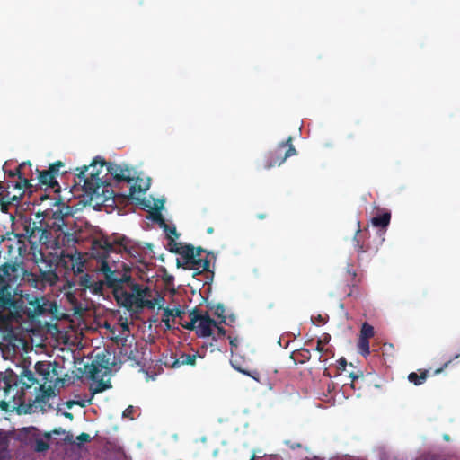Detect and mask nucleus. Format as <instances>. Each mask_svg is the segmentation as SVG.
<instances>
[{
  "label": "nucleus",
  "instance_id": "1",
  "mask_svg": "<svg viewBox=\"0 0 460 460\" xmlns=\"http://www.w3.org/2000/svg\"><path fill=\"white\" fill-rule=\"evenodd\" d=\"M131 248V241L126 236L101 237L93 240L92 254L101 260L100 271L104 279L94 280L93 275L84 273L78 276L77 284L82 290L89 289L94 295H102L103 288L106 286L111 290L118 305L128 311H138L145 307L154 309L156 300L146 298L151 296L150 288L137 283L129 270H112L107 261L110 253H129Z\"/></svg>",
  "mask_w": 460,
  "mask_h": 460
},
{
  "label": "nucleus",
  "instance_id": "2",
  "mask_svg": "<svg viewBox=\"0 0 460 460\" xmlns=\"http://www.w3.org/2000/svg\"><path fill=\"white\" fill-rule=\"evenodd\" d=\"M70 217L69 207L56 204L55 209L36 213L35 220L24 218V236L27 237L31 249L40 244L58 253L59 249L74 243L75 238L68 227Z\"/></svg>",
  "mask_w": 460,
  "mask_h": 460
},
{
  "label": "nucleus",
  "instance_id": "3",
  "mask_svg": "<svg viewBox=\"0 0 460 460\" xmlns=\"http://www.w3.org/2000/svg\"><path fill=\"white\" fill-rule=\"evenodd\" d=\"M23 268L16 261H8L0 265V310L18 311L22 308L21 298L17 295V283Z\"/></svg>",
  "mask_w": 460,
  "mask_h": 460
},
{
  "label": "nucleus",
  "instance_id": "4",
  "mask_svg": "<svg viewBox=\"0 0 460 460\" xmlns=\"http://www.w3.org/2000/svg\"><path fill=\"white\" fill-rule=\"evenodd\" d=\"M76 171L79 172L75 174V184L82 185L84 191L95 206L114 200L115 192L110 183L102 181L101 177H96V173H93L92 178H86L85 172L88 171L86 165L76 168Z\"/></svg>",
  "mask_w": 460,
  "mask_h": 460
},
{
  "label": "nucleus",
  "instance_id": "5",
  "mask_svg": "<svg viewBox=\"0 0 460 460\" xmlns=\"http://www.w3.org/2000/svg\"><path fill=\"white\" fill-rule=\"evenodd\" d=\"M56 367V363L47 361H39L35 364L34 368L40 382V391L42 392L43 396L49 397L53 394L54 389L62 382Z\"/></svg>",
  "mask_w": 460,
  "mask_h": 460
},
{
  "label": "nucleus",
  "instance_id": "6",
  "mask_svg": "<svg viewBox=\"0 0 460 460\" xmlns=\"http://www.w3.org/2000/svg\"><path fill=\"white\" fill-rule=\"evenodd\" d=\"M189 317V322L181 323L183 328L195 330L197 335L201 338L212 336L217 322L209 316L208 312L202 314L199 309L194 308L190 311Z\"/></svg>",
  "mask_w": 460,
  "mask_h": 460
},
{
  "label": "nucleus",
  "instance_id": "7",
  "mask_svg": "<svg viewBox=\"0 0 460 460\" xmlns=\"http://www.w3.org/2000/svg\"><path fill=\"white\" fill-rule=\"evenodd\" d=\"M22 301V308L17 312L22 311L29 318L33 319L38 316L52 314L57 309L56 304L45 296H34L27 294L25 300L27 305L24 308V301Z\"/></svg>",
  "mask_w": 460,
  "mask_h": 460
},
{
  "label": "nucleus",
  "instance_id": "8",
  "mask_svg": "<svg viewBox=\"0 0 460 460\" xmlns=\"http://www.w3.org/2000/svg\"><path fill=\"white\" fill-rule=\"evenodd\" d=\"M105 356L102 355V358L97 356V359L93 361L91 364L84 365V373L88 376L90 379L95 381L97 384L93 389V394L102 393L110 387L103 380L102 374V369H105V372L109 370V360H105Z\"/></svg>",
  "mask_w": 460,
  "mask_h": 460
},
{
  "label": "nucleus",
  "instance_id": "9",
  "mask_svg": "<svg viewBox=\"0 0 460 460\" xmlns=\"http://www.w3.org/2000/svg\"><path fill=\"white\" fill-rule=\"evenodd\" d=\"M296 155V150L292 144V137L280 142L273 150L268 154L264 168L270 169L276 165H281L287 158Z\"/></svg>",
  "mask_w": 460,
  "mask_h": 460
},
{
  "label": "nucleus",
  "instance_id": "10",
  "mask_svg": "<svg viewBox=\"0 0 460 460\" xmlns=\"http://www.w3.org/2000/svg\"><path fill=\"white\" fill-rule=\"evenodd\" d=\"M4 172L8 177L17 176L19 178V181L13 182L12 185L8 183V189L13 187L14 189L22 190L21 193H23L25 189L32 187L31 184L32 179L28 178V174L32 172V164L30 162L22 163L14 170L5 171Z\"/></svg>",
  "mask_w": 460,
  "mask_h": 460
},
{
  "label": "nucleus",
  "instance_id": "11",
  "mask_svg": "<svg viewBox=\"0 0 460 460\" xmlns=\"http://www.w3.org/2000/svg\"><path fill=\"white\" fill-rule=\"evenodd\" d=\"M211 252H208L207 258L195 257L194 255V248L192 249V254L190 259H185L184 261L181 262L180 259H177V266L182 267L186 270H192L196 271L195 274H201L204 271H209L210 267V260L208 259Z\"/></svg>",
  "mask_w": 460,
  "mask_h": 460
},
{
  "label": "nucleus",
  "instance_id": "12",
  "mask_svg": "<svg viewBox=\"0 0 460 460\" xmlns=\"http://www.w3.org/2000/svg\"><path fill=\"white\" fill-rule=\"evenodd\" d=\"M108 172L117 182H131L134 178L131 176V171L128 166H121L113 163H106Z\"/></svg>",
  "mask_w": 460,
  "mask_h": 460
},
{
  "label": "nucleus",
  "instance_id": "13",
  "mask_svg": "<svg viewBox=\"0 0 460 460\" xmlns=\"http://www.w3.org/2000/svg\"><path fill=\"white\" fill-rule=\"evenodd\" d=\"M168 247L171 252L177 253L181 256L180 259L181 262L184 261L185 259H190L191 257L193 249L191 244L177 243L173 237L169 236Z\"/></svg>",
  "mask_w": 460,
  "mask_h": 460
},
{
  "label": "nucleus",
  "instance_id": "14",
  "mask_svg": "<svg viewBox=\"0 0 460 460\" xmlns=\"http://www.w3.org/2000/svg\"><path fill=\"white\" fill-rule=\"evenodd\" d=\"M149 187H150L149 180L147 181H146L143 179H140L139 177H137L136 179L135 183L129 188L128 198L138 201L141 205H143L146 208H150L149 202H146L144 199H140L135 196L136 193L146 192L149 189Z\"/></svg>",
  "mask_w": 460,
  "mask_h": 460
},
{
  "label": "nucleus",
  "instance_id": "15",
  "mask_svg": "<svg viewBox=\"0 0 460 460\" xmlns=\"http://www.w3.org/2000/svg\"><path fill=\"white\" fill-rule=\"evenodd\" d=\"M33 255H34V261L38 267V270L57 271V268H58L57 260L48 258L47 256H45V254L41 251L39 252V257L36 255V253H34Z\"/></svg>",
  "mask_w": 460,
  "mask_h": 460
},
{
  "label": "nucleus",
  "instance_id": "16",
  "mask_svg": "<svg viewBox=\"0 0 460 460\" xmlns=\"http://www.w3.org/2000/svg\"><path fill=\"white\" fill-rule=\"evenodd\" d=\"M23 193H20L19 196L13 195L9 198V191L4 190L3 181H0V208L3 213H7L9 206L12 202H19Z\"/></svg>",
  "mask_w": 460,
  "mask_h": 460
},
{
  "label": "nucleus",
  "instance_id": "17",
  "mask_svg": "<svg viewBox=\"0 0 460 460\" xmlns=\"http://www.w3.org/2000/svg\"><path fill=\"white\" fill-rule=\"evenodd\" d=\"M22 386H21V393L24 394L25 389H29L32 387L33 385H37L38 386L35 387V390H40V379L35 376V373L29 369L23 370L22 378Z\"/></svg>",
  "mask_w": 460,
  "mask_h": 460
},
{
  "label": "nucleus",
  "instance_id": "18",
  "mask_svg": "<svg viewBox=\"0 0 460 460\" xmlns=\"http://www.w3.org/2000/svg\"><path fill=\"white\" fill-rule=\"evenodd\" d=\"M22 276L26 283H28L31 287L38 290H43L47 287L39 278L38 273L36 271L23 270Z\"/></svg>",
  "mask_w": 460,
  "mask_h": 460
},
{
  "label": "nucleus",
  "instance_id": "19",
  "mask_svg": "<svg viewBox=\"0 0 460 460\" xmlns=\"http://www.w3.org/2000/svg\"><path fill=\"white\" fill-rule=\"evenodd\" d=\"M347 273L349 276V281L351 289L348 293V296H358L359 295V289H358V283L361 281L360 278H358L357 271L353 269L352 264H348L347 267Z\"/></svg>",
  "mask_w": 460,
  "mask_h": 460
},
{
  "label": "nucleus",
  "instance_id": "20",
  "mask_svg": "<svg viewBox=\"0 0 460 460\" xmlns=\"http://www.w3.org/2000/svg\"><path fill=\"white\" fill-rule=\"evenodd\" d=\"M36 172L38 173L37 179L41 185H45L52 189L58 187L57 179H54L53 174H51L50 172L48 170L40 171L39 169H36Z\"/></svg>",
  "mask_w": 460,
  "mask_h": 460
},
{
  "label": "nucleus",
  "instance_id": "21",
  "mask_svg": "<svg viewBox=\"0 0 460 460\" xmlns=\"http://www.w3.org/2000/svg\"><path fill=\"white\" fill-rule=\"evenodd\" d=\"M4 394L5 398L14 400L19 394L17 378L4 380Z\"/></svg>",
  "mask_w": 460,
  "mask_h": 460
},
{
  "label": "nucleus",
  "instance_id": "22",
  "mask_svg": "<svg viewBox=\"0 0 460 460\" xmlns=\"http://www.w3.org/2000/svg\"><path fill=\"white\" fill-rule=\"evenodd\" d=\"M38 273L39 278L42 280V282L46 286L52 287L58 283L59 280V277L57 273V271L52 270H38L36 271Z\"/></svg>",
  "mask_w": 460,
  "mask_h": 460
},
{
  "label": "nucleus",
  "instance_id": "23",
  "mask_svg": "<svg viewBox=\"0 0 460 460\" xmlns=\"http://www.w3.org/2000/svg\"><path fill=\"white\" fill-rule=\"evenodd\" d=\"M358 225L359 226V222H358ZM361 239H362V234H361L360 228L358 227V230L356 231V234L353 238L354 247L357 250L358 256H360V254L365 253L370 250V247L368 245L365 244ZM358 259H360V257H358Z\"/></svg>",
  "mask_w": 460,
  "mask_h": 460
},
{
  "label": "nucleus",
  "instance_id": "24",
  "mask_svg": "<svg viewBox=\"0 0 460 460\" xmlns=\"http://www.w3.org/2000/svg\"><path fill=\"white\" fill-rule=\"evenodd\" d=\"M391 220V213L389 211H385L381 215H377L371 219V223L376 227L385 228Z\"/></svg>",
  "mask_w": 460,
  "mask_h": 460
},
{
  "label": "nucleus",
  "instance_id": "25",
  "mask_svg": "<svg viewBox=\"0 0 460 460\" xmlns=\"http://www.w3.org/2000/svg\"><path fill=\"white\" fill-rule=\"evenodd\" d=\"M420 373L411 372L408 375V380L410 383H412L415 385H422L429 376L428 370H419Z\"/></svg>",
  "mask_w": 460,
  "mask_h": 460
},
{
  "label": "nucleus",
  "instance_id": "26",
  "mask_svg": "<svg viewBox=\"0 0 460 460\" xmlns=\"http://www.w3.org/2000/svg\"><path fill=\"white\" fill-rule=\"evenodd\" d=\"M154 219L157 222L160 223L161 226H164V231L168 234V237L171 236V237H175V238H178L179 237V234L177 233V230H176V227L175 226H169L168 225H166L164 223V220L162 217V215L160 213H156L155 216H154Z\"/></svg>",
  "mask_w": 460,
  "mask_h": 460
},
{
  "label": "nucleus",
  "instance_id": "27",
  "mask_svg": "<svg viewBox=\"0 0 460 460\" xmlns=\"http://www.w3.org/2000/svg\"><path fill=\"white\" fill-rule=\"evenodd\" d=\"M97 165H99L102 169L104 165H106V162L100 157H95L91 164L87 166L88 170L91 169V172L88 173V175L85 174L86 178H92L93 173H96V177H100V170L96 169Z\"/></svg>",
  "mask_w": 460,
  "mask_h": 460
},
{
  "label": "nucleus",
  "instance_id": "28",
  "mask_svg": "<svg viewBox=\"0 0 460 460\" xmlns=\"http://www.w3.org/2000/svg\"><path fill=\"white\" fill-rule=\"evenodd\" d=\"M209 309L214 312V314L220 318L219 323H226V317L225 315V306L223 304H217L216 305H208Z\"/></svg>",
  "mask_w": 460,
  "mask_h": 460
},
{
  "label": "nucleus",
  "instance_id": "29",
  "mask_svg": "<svg viewBox=\"0 0 460 460\" xmlns=\"http://www.w3.org/2000/svg\"><path fill=\"white\" fill-rule=\"evenodd\" d=\"M196 358H197L196 354L181 353L179 358V367L183 366V365L194 366L196 363Z\"/></svg>",
  "mask_w": 460,
  "mask_h": 460
},
{
  "label": "nucleus",
  "instance_id": "30",
  "mask_svg": "<svg viewBox=\"0 0 460 460\" xmlns=\"http://www.w3.org/2000/svg\"><path fill=\"white\" fill-rule=\"evenodd\" d=\"M358 352L362 356H364V357L368 356L370 354L368 339L359 337L358 342Z\"/></svg>",
  "mask_w": 460,
  "mask_h": 460
},
{
  "label": "nucleus",
  "instance_id": "31",
  "mask_svg": "<svg viewBox=\"0 0 460 460\" xmlns=\"http://www.w3.org/2000/svg\"><path fill=\"white\" fill-rule=\"evenodd\" d=\"M33 407H34L33 404H31V403L24 404L23 402H21L19 404L14 402V404L13 405V408H16L17 412L19 414H22V413H23V414H30V413L34 411Z\"/></svg>",
  "mask_w": 460,
  "mask_h": 460
},
{
  "label": "nucleus",
  "instance_id": "32",
  "mask_svg": "<svg viewBox=\"0 0 460 460\" xmlns=\"http://www.w3.org/2000/svg\"><path fill=\"white\" fill-rule=\"evenodd\" d=\"M375 334L374 327L370 325L367 323H364L362 324L361 330H360V336L361 338L365 339H370Z\"/></svg>",
  "mask_w": 460,
  "mask_h": 460
},
{
  "label": "nucleus",
  "instance_id": "33",
  "mask_svg": "<svg viewBox=\"0 0 460 460\" xmlns=\"http://www.w3.org/2000/svg\"><path fill=\"white\" fill-rule=\"evenodd\" d=\"M137 348L135 347V349H132L131 344L129 343L128 349H125V351L121 352L120 355L127 360H132V361L137 362Z\"/></svg>",
  "mask_w": 460,
  "mask_h": 460
},
{
  "label": "nucleus",
  "instance_id": "34",
  "mask_svg": "<svg viewBox=\"0 0 460 460\" xmlns=\"http://www.w3.org/2000/svg\"><path fill=\"white\" fill-rule=\"evenodd\" d=\"M164 364L165 367L176 368L179 367V358H177L175 356H165L164 357Z\"/></svg>",
  "mask_w": 460,
  "mask_h": 460
},
{
  "label": "nucleus",
  "instance_id": "35",
  "mask_svg": "<svg viewBox=\"0 0 460 460\" xmlns=\"http://www.w3.org/2000/svg\"><path fill=\"white\" fill-rule=\"evenodd\" d=\"M61 167H64V163L57 161L49 165L48 171L50 172L51 174H53L54 179H56Z\"/></svg>",
  "mask_w": 460,
  "mask_h": 460
},
{
  "label": "nucleus",
  "instance_id": "36",
  "mask_svg": "<svg viewBox=\"0 0 460 460\" xmlns=\"http://www.w3.org/2000/svg\"><path fill=\"white\" fill-rule=\"evenodd\" d=\"M222 323H219L217 322V326H215V329H217V334L212 336V340L217 341L219 339H224L226 334V331L224 327L221 326Z\"/></svg>",
  "mask_w": 460,
  "mask_h": 460
},
{
  "label": "nucleus",
  "instance_id": "37",
  "mask_svg": "<svg viewBox=\"0 0 460 460\" xmlns=\"http://www.w3.org/2000/svg\"><path fill=\"white\" fill-rule=\"evenodd\" d=\"M115 341L118 344V346H119V354H121V352L125 351V349H128L129 344H128V337H123V338L116 337Z\"/></svg>",
  "mask_w": 460,
  "mask_h": 460
},
{
  "label": "nucleus",
  "instance_id": "38",
  "mask_svg": "<svg viewBox=\"0 0 460 460\" xmlns=\"http://www.w3.org/2000/svg\"><path fill=\"white\" fill-rule=\"evenodd\" d=\"M297 355L301 358V363L309 361L311 358V351L308 349H300L299 350H297Z\"/></svg>",
  "mask_w": 460,
  "mask_h": 460
},
{
  "label": "nucleus",
  "instance_id": "39",
  "mask_svg": "<svg viewBox=\"0 0 460 460\" xmlns=\"http://www.w3.org/2000/svg\"><path fill=\"white\" fill-rule=\"evenodd\" d=\"M49 447L48 442L44 441L43 439H37L34 446V450L36 452H44L48 450Z\"/></svg>",
  "mask_w": 460,
  "mask_h": 460
},
{
  "label": "nucleus",
  "instance_id": "40",
  "mask_svg": "<svg viewBox=\"0 0 460 460\" xmlns=\"http://www.w3.org/2000/svg\"><path fill=\"white\" fill-rule=\"evenodd\" d=\"M91 439L92 438L90 437L89 434L83 432L76 437L75 443H76V445L80 447L83 443L90 442Z\"/></svg>",
  "mask_w": 460,
  "mask_h": 460
},
{
  "label": "nucleus",
  "instance_id": "41",
  "mask_svg": "<svg viewBox=\"0 0 460 460\" xmlns=\"http://www.w3.org/2000/svg\"><path fill=\"white\" fill-rule=\"evenodd\" d=\"M459 358H460V352L458 354L455 355L453 357V358H451L448 361H447L446 363H444V365L440 368L436 369L434 371V374L435 375L440 374L445 368H447L453 362V360L457 359Z\"/></svg>",
  "mask_w": 460,
  "mask_h": 460
},
{
  "label": "nucleus",
  "instance_id": "42",
  "mask_svg": "<svg viewBox=\"0 0 460 460\" xmlns=\"http://www.w3.org/2000/svg\"><path fill=\"white\" fill-rule=\"evenodd\" d=\"M134 411H135L134 407L129 405L128 408L125 409L122 415L124 418H128L130 420H133L134 419V417H133Z\"/></svg>",
  "mask_w": 460,
  "mask_h": 460
},
{
  "label": "nucleus",
  "instance_id": "43",
  "mask_svg": "<svg viewBox=\"0 0 460 460\" xmlns=\"http://www.w3.org/2000/svg\"><path fill=\"white\" fill-rule=\"evenodd\" d=\"M227 339L229 340V343L231 345V352H234V349H236L239 345V340L237 337H232L228 336Z\"/></svg>",
  "mask_w": 460,
  "mask_h": 460
},
{
  "label": "nucleus",
  "instance_id": "44",
  "mask_svg": "<svg viewBox=\"0 0 460 460\" xmlns=\"http://www.w3.org/2000/svg\"><path fill=\"white\" fill-rule=\"evenodd\" d=\"M66 296L67 300H68L71 304H73V305L77 304V299H76V297H75V295L73 292H71L70 290H68V291L66 293Z\"/></svg>",
  "mask_w": 460,
  "mask_h": 460
},
{
  "label": "nucleus",
  "instance_id": "45",
  "mask_svg": "<svg viewBox=\"0 0 460 460\" xmlns=\"http://www.w3.org/2000/svg\"><path fill=\"white\" fill-rule=\"evenodd\" d=\"M172 310H173V314H172L173 317H179L180 319L183 318V315L185 314L184 310H181L179 307L172 308Z\"/></svg>",
  "mask_w": 460,
  "mask_h": 460
},
{
  "label": "nucleus",
  "instance_id": "46",
  "mask_svg": "<svg viewBox=\"0 0 460 460\" xmlns=\"http://www.w3.org/2000/svg\"><path fill=\"white\" fill-rule=\"evenodd\" d=\"M0 408L5 411H10L9 402L5 401V399L0 400Z\"/></svg>",
  "mask_w": 460,
  "mask_h": 460
},
{
  "label": "nucleus",
  "instance_id": "47",
  "mask_svg": "<svg viewBox=\"0 0 460 460\" xmlns=\"http://www.w3.org/2000/svg\"><path fill=\"white\" fill-rule=\"evenodd\" d=\"M312 321L314 323H317L319 324H324L326 323L325 317H323L322 314H319L314 319H312Z\"/></svg>",
  "mask_w": 460,
  "mask_h": 460
},
{
  "label": "nucleus",
  "instance_id": "48",
  "mask_svg": "<svg viewBox=\"0 0 460 460\" xmlns=\"http://www.w3.org/2000/svg\"><path fill=\"white\" fill-rule=\"evenodd\" d=\"M338 363H339L338 368L341 370H345L346 366H347V360L344 358H341L338 360Z\"/></svg>",
  "mask_w": 460,
  "mask_h": 460
},
{
  "label": "nucleus",
  "instance_id": "49",
  "mask_svg": "<svg viewBox=\"0 0 460 460\" xmlns=\"http://www.w3.org/2000/svg\"><path fill=\"white\" fill-rule=\"evenodd\" d=\"M201 252H207L206 250L202 249L201 247L194 248V255L195 257H200Z\"/></svg>",
  "mask_w": 460,
  "mask_h": 460
},
{
  "label": "nucleus",
  "instance_id": "50",
  "mask_svg": "<svg viewBox=\"0 0 460 460\" xmlns=\"http://www.w3.org/2000/svg\"><path fill=\"white\" fill-rule=\"evenodd\" d=\"M315 350L318 351V352H323V341L321 339H319L317 341V345H316Z\"/></svg>",
  "mask_w": 460,
  "mask_h": 460
},
{
  "label": "nucleus",
  "instance_id": "51",
  "mask_svg": "<svg viewBox=\"0 0 460 460\" xmlns=\"http://www.w3.org/2000/svg\"><path fill=\"white\" fill-rule=\"evenodd\" d=\"M74 404H76V402L75 401H69V402H66V405H67L68 408H71ZM77 404H79L82 407L84 406V403L77 402Z\"/></svg>",
  "mask_w": 460,
  "mask_h": 460
},
{
  "label": "nucleus",
  "instance_id": "52",
  "mask_svg": "<svg viewBox=\"0 0 460 460\" xmlns=\"http://www.w3.org/2000/svg\"><path fill=\"white\" fill-rule=\"evenodd\" d=\"M172 314H173V310L172 309L166 308L164 310V315H171V316H172Z\"/></svg>",
  "mask_w": 460,
  "mask_h": 460
},
{
  "label": "nucleus",
  "instance_id": "53",
  "mask_svg": "<svg viewBox=\"0 0 460 460\" xmlns=\"http://www.w3.org/2000/svg\"><path fill=\"white\" fill-rule=\"evenodd\" d=\"M238 370H239L240 372H242V373L245 374V375H248V376H252V378H254V379L258 380V378H257L254 375H252L251 373L246 372V371H244V370H242V369H240V368H238Z\"/></svg>",
  "mask_w": 460,
  "mask_h": 460
},
{
  "label": "nucleus",
  "instance_id": "54",
  "mask_svg": "<svg viewBox=\"0 0 460 460\" xmlns=\"http://www.w3.org/2000/svg\"><path fill=\"white\" fill-rule=\"evenodd\" d=\"M63 415H64L66 418L69 419V420H73V418H74V416H73V414H72L71 412H67V411H66V412H64V413H63Z\"/></svg>",
  "mask_w": 460,
  "mask_h": 460
},
{
  "label": "nucleus",
  "instance_id": "55",
  "mask_svg": "<svg viewBox=\"0 0 460 460\" xmlns=\"http://www.w3.org/2000/svg\"><path fill=\"white\" fill-rule=\"evenodd\" d=\"M66 285L69 289H72V288H74L75 284L72 281H67Z\"/></svg>",
  "mask_w": 460,
  "mask_h": 460
},
{
  "label": "nucleus",
  "instance_id": "56",
  "mask_svg": "<svg viewBox=\"0 0 460 460\" xmlns=\"http://www.w3.org/2000/svg\"><path fill=\"white\" fill-rule=\"evenodd\" d=\"M267 308L268 309H273L275 308V303L274 302H270L267 305Z\"/></svg>",
  "mask_w": 460,
  "mask_h": 460
},
{
  "label": "nucleus",
  "instance_id": "57",
  "mask_svg": "<svg viewBox=\"0 0 460 460\" xmlns=\"http://www.w3.org/2000/svg\"><path fill=\"white\" fill-rule=\"evenodd\" d=\"M265 217H266V214H258V215H257V218H258V219H261H261H264Z\"/></svg>",
  "mask_w": 460,
  "mask_h": 460
},
{
  "label": "nucleus",
  "instance_id": "58",
  "mask_svg": "<svg viewBox=\"0 0 460 460\" xmlns=\"http://www.w3.org/2000/svg\"><path fill=\"white\" fill-rule=\"evenodd\" d=\"M213 232H214L213 227H208V228L207 229V233H208V234H212Z\"/></svg>",
  "mask_w": 460,
  "mask_h": 460
},
{
  "label": "nucleus",
  "instance_id": "59",
  "mask_svg": "<svg viewBox=\"0 0 460 460\" xmlns=\"http://www.w3.org/2000/svg\"><path fill=\"white\" fill-rule=\"evenodd\" d=\"M81 272H83V270L81 269L80 266H78L77 270H76V271H75V273H81Z\"/></svg>",
  "mask_w": 460,
  "mask_h": 460
},
{
  "label": "nucleus",
  "instance_id": "60",
  "mask_svg": "<svg viewBox=\"0 0 460 460\" xmlns=\"http://www.w3.org/2000/svg\"><path fill=\"white\" fill-rule=\"evenodd\" d=\"M443 438H444V439H445V440H447V441H448V440L450 439V437H449V435H447V434L444 435V437H443Z\"/></svg>",
  "mask_w": 460,
  "mask_h": 460
},
{
  "label": "nucleus",
  "instance_id": "61",
  "mask_svg": "<svg viewBox=\"0 0 460 460\" xmlns=\"http://www.w3.org/2000/svg\"><path fill=\"white\" fill-rule=\"evenodd\" d=\"M5 240V237L4 235L0 236V244Z\"/></svg>",
  "mask_w": 460,
  "mask_h": 460
},
{
  "label": "nucleus",
  "instance_id": "62",
  "mask_svg": "<svg viewBox=\"0 0 460 460\" xmlns=\"http://www.w3.org/2000/svg\"><path fill=\"white\" fill-rule=\"evenodd\" d=\"M255 458H256V456H255V454L253 453L250 460H255Z\"/></svg>",
  "mask_w": 460,
  "mask_h": 460
},
{
  "label": "nucleus",
  "instance_id": "63",
  "mask_svg": "<svg viewBox=\"0 0 460 460\" xmlns=\"http://www.w3.org/2000/svg\"><path fill=\"white\" fill-rule=\"evenodd\" d=\"M350 376L352 377L353 380L358 378V376H355L354 374H351Z\"/></svg>",
  "mask_w": 460,
  "mask_h": 460
},
{
  "label": "nucleus",
  "instance_id": "64",
  "mask_svg": "<svg viewBox=\"0 0 460 460\" xmlns=\"http://www.w3.org/2000/svg\"><path fill=\"white\" fill-rule=\"evenodd\" d=\"M72 438H73V435H70V436L66 437V439L70 441Z\"/></svg>",
  "mask_w": 460,
  "mask_h": 460
}]
</instances>
